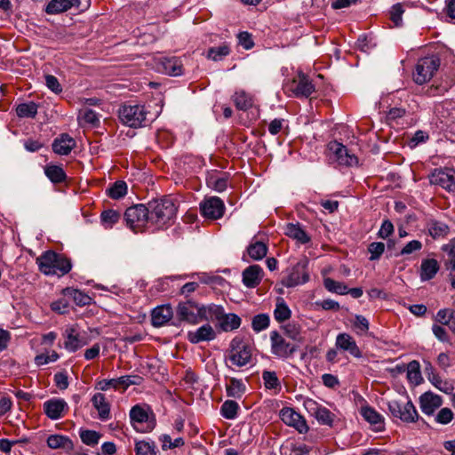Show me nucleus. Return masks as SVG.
<instances>
[{
  "mask_svg": "<svg viewBox=\"0 0 455 455\" xmlns=\"http://www.w3.org/2000/svg\"><path fill=\"white\" fill-rule=\"evenodd\" d=\"M238 42L244 49L249 50L253 47L254 43L251 35L248 32H241L238 35Z\"/></svg>",
  "mask_w": 455,
  "mask_h": 455,
  "instance_id": "62",
  "label": "nucleus"
},
{
  "mask_svg": "<svg viewBox=\"0 0 455 455\" xmlns=\"http://www.w3.org/2000/svg\"><path fill=\"white\" fill-rule=\"evenodd\" d=\"M120 219V214L114 210H107L101 213V220L105 224L112 226L116 223Z\"/></svg>",
  "mask_w": 455,
  "mask_h": 455,
  "instance_id": "56",
  "label": "nucleus"
},
{
  "mask_svg": "<svg viewBox=\"0 0 455 455\" xmlns=\"http://www.w3.org/2000/svg\"><path fill=\"white\" fill-rule=\"evenodd\" d=\"M216 337L215 331L210 324H204L196 331L188 332V340L192 344H197L203 341H210Z\"/></svg>",
  "mask_w": 455,
  "mask_h": 455,
  "instance_id": "19",
  "label": "nucleus"
},
{
  "mask_svg": "<svg viewBox=\"0 0 455 455\" xmlns=\"http://www.w3.org/2000/svg\"><path fill=\"white\" fill-rule=\"evenodd\" d=\"M45 84L46 86L56 94L62 92V86L59 83L58 79L52 75L45 76Z\"/></svg>",
  "mask_w": 455,
  "mask_h": 455,
  "instance_id": "58",
  "label": "nucleus"
},
{
  "mask_svg": "<svg viewBox=\"0 0 455 455\" xmlns=\"http://www.w3.org/2000/svg\"><path fill=\"white\" fill-rule=\"evenodd\" d=\"M101 435L94 430H81L80 438L82 442L89 446H94L99 443Z\"/></svg>",
  "mask_w": 455,
  "mask_h": 455,
  "instance_id": "45",
  "label": "nucleus"
},
{
  "mask_svg": "<svg viewBox=\"0 0 455 455\" xmlns=\"http://www.w3.org/2000/svg\"><path fill=\"white\" fill-rule=\"evenodd\" d=\"M200 211L202 215L210 220L220 219L225 212L223 201L217 196L205 198L200 204Z\"/></svg>",
  "mask_w": 455,
  "mask_h": 455,
  "instance_id": "11",
  "label": "nucleus"
},
{
  "mask_svg": "<svg viewBox=\"0 0 455 455\" xmlns=\"http://www.w3.org/2000/svg\"><path fill=\"white\" fill-rule=\"evenodd\" d=\"M233 101L239 110H247L253 105L252 98L244 91L236 92L233 96Z\"/></svg>",
  "mask_w": 455,
  "mask_h": 455,
  "instance_id": "35",
  "label": "nucleus"
},
{
  "mask_svg": "<svg viewBox=\"0 0 455 455\" xmlns=\"http://www.w3.org/2000/svg\"><path fill=\"white\" fill-rule=\"evenodd\" d=\"M420 409L427 415H433L442 403V397L432 392H426L419 397Z\"/></svg>",
  "mask_w": 455,
  "mask_h": 455,
  "instance_id": "17",
  "label": "nucleus"
},
{
  "mask_svg": "<svg viewBox=\"0 0 455 455\" xmlns=\"http://www.w3.org/2000/svg\"><path fill=\"white\" fill-rule=\"evenodd\" d=\"M150 224L157 228L169 225L176 217L178 206L176 201L169 196L148 202Z\"/></svg>",
  "mask_w": 455,
  "mask_h": 455,
  "instance_id": "1",
  "label": "nucleus"
},
{
  "mask_svg": "<svg viewBox=\"0 0 455 455\" xmlns=\"http://www.w3.org/2000/svg\"><path fill=\"white\" fill-rule=\"evenodd\" d=\"M453 419V412L449 408H443L439 411L435 417V421L437 423L445 425L450 423Z\"/></svg>",
  "mask_w": 455,
  "mask_h": 455,
  "instance_id": "57",
  "label": "nucleus"
},
{
  "mask_svg": "<svg viewBox=\"0 0 455 455\" xmlns=\"http://www.w3.org/2000/svg\"><path fill=\"white\" fill-rule=\"evenodd\" d=\"M76 141L67 133L56 138L52 143V150L58 155H68L75 148Z\"/></svg>",
  "mask_w": 455,
  "mask_h": 455,
  "instance_id": "23",
  "label": "nucleus"
},
{
  "mask_svg": "<svg viewBox=\"0 0 455 455\" xmlns=\"http://www.w3.org/2000/svg\"><path fill=\"white\" fill-rule=\"evenodd\" d=\"M164 72L170 76H180L182 74L183 66L179 58H166L162 61Z\"/></svg>",
  "mask_w": 455,
  "mask_h": 455,
  "instance_id": "30",
  "label": "nucleus"
},
{
  "mask_svg": "<svg viewBox=\"0 0 455 455\" xmlns=\"http://www.w3.org/2000/svg\"><path fill=\"white\" fill-rule=\"evenodd\" d=\"M361 415L371 425L375 426L377 430H381L384 425L383 417L373 408L365 406L361 409Z\"/></svg>",
  "mask_w": 455,
  "mask_h": 455,
  "instance_id": "28",
  "label": "nucleus"
},
{
  "mask_svg": "<svg viewBox=\"0 0 455 455\" xmlns=\"http://www.w3.org/2000/svg\"><path fill=\"white\" fill-rule=\"evenodd\" d=\"M44 173L52 183L56 184L65 181L67 178L64 170L59 165H47L44 168Z\"/></svg>",
  "mask_w": 455,
  "mask_h": 455,
  "instance_id": "34",
  "label": "nucleus"
},
{
  "mask_svg": "<svg viewBox=\"0 0 455 455\" xmlns=\"http://www.w3.org/2000/svg\"><path fill=\"white\" fill-rule=\"evenodd\" d=\"M130 418L132 421L143 423L148 419V411L140 405L133 406L130 411Z\"/></svg>",
  "mask_w": 455,
  "mask_h": 455,
  "instance_id": "48",
  "label": "nucleus"
},
{
  "mask_svg": "<svg viewBox=\"0 0 455 455\" xmlns=\"http://www.w3.org/2000/svg\"><path fill=\"white\" fill-rule=\"evenodd\" d=\"M270 340L272 354L278 357L288 358L297 350L295 345L286 341V339L275 331L270 333Z\"/></svg>",
  "mask_w": 455,
  "mask_h": 455,
  "instance_id": "10",
  "label": "nucleus"
},
{
  "mask_svg": "<svg viewBox=\"0 0 455 455\" xmlns=\"http://www.w3.org/2000/svg\"><path fill=\"white\" fill-rule=\"evenodd\" d=\"M127 193V185L124 181H116L108 189V195L112 199H119Z\"/></svg>",
  "mask_w": 455,
  "mask_h": 455,
  "instance_id": "42",
  "label": "nucleus"
},
{
  "mask_svg": "<svg viewBox=\"0 0 455 455\" xmlns=\"http://www.w3.org/2000/svg\"><path fill=\"white\" fill-rule=\"evenodd\" d=\"M230 53L229 46L226 44L208 50L207 58L213 61L222 60Z\"/></svg>",
  "mask_w": 455,
  "mask_h": 455,
  "instance_id": "40",
  "label": "nucleus"
},
{
  "mask_svg": "<svg viewBox=\"0 0 455 455\" xmlns=\"http://www.w3.org/2000/svg\"><path fill=\"white\" fill-rule=\"evenodd\" d=\"M141 377L138 375H126L117 378L118 388L122 387L125 390L132 385H140L141 383Z\"/></svg>",
  "mask_w": 455,
  "mask_h": 455,
  "instance_id": "52",
  "label": "nucleus"
},
{
  "mask_svg": "<svg viewBox=\"0 0 455 455\" xmlns=\"http://www.w3.org/2000/svg\"><path fill=\"white\" fill-rule=\"evenodd\" d=\"M337 347L347 351L356 358L362 357V353L355 339L347 333H340L336 338Z\"/></svg>",
  "mask_w": 455,
  "mask_h": 455,
  "instance_id": "20",
  "label": "nucleus"
},
{
  "mask_svg": "<svg viewBox=\"0 0 455 455\" xmlns=\"http://www.w3.org/2000/svg\"><path fill=\"white\" fill-rule=\"evenodd\" d=\"M44 412L51 419H58L68 411V403L63 399H51L44 403Z\"/></svg>",
  "mask_w": 455,
  "mask_h": 455,
  "instance_id": "18",
  "label": "nucleus"
},
{
  "mask_svg": "<svg viewBox=\"0 0 455 455\" xmlns=\"http://www.w3.org/2000/svg\"><path fill=\"white\" fill-rule=\"evenodd\" d=\"M430 183L440 186L447 191H455V170L452 168H439L429 176Z\"/></svg>",
  "mask_w": 455,
  "mask_h": 455,
  "instance_id": "9",
  "label": "nucleus"
},
{
  "mask_svg": "<svg viewBox=\"0 0 455 455\" xmlns=\"http://www.w3.org/2000/svg\"><path fill=\"white\" fill-rule=\"evenodd\" d=\"M38 106L33 102L21 103L16 108V114L20 118H34L37 114Z\"/></svg>",
  "mask_w": 455,
  "mask_h": 455,
  "instance_id": "36",
  "label": "nucleus"
},
{
  "mask_svg": "<svg viewBox=\"0 0 455 455\" xmlns=\"http://www.w3.org/2000/svg\"><path fill=\"white\" fill-rule=\"evenodd\" d=\"M262 379L265 387L267 389H275L281 387L280 381L275 371H264L262 372Z\"/></svg>",
  "mask_w": 455,
  "mask_h": 455,
  "instance_id": "47",
  "label": "nucleus"
},
{
  "mask_svg": "<svg viewBox=\"0 0 455 455\" xmlns=\"http://www.w3.org/2000/svg\"><path fill=\"white\" fill-rule=\"evenodd\" d=\"M427 228L428 234L434 239L446 236L450 230L448 225L438 220H429L427 224Z\"/></svg>",
  "mask_w": 455,
  "mask_h": 455,
  "instance_id": "31",
  "label": "nucleus"
},
{
  "mask_svg": "<svg viewBox=\"0 0 455 455\" xmlns=\"http://www.w3.org/2000/svg\"><path fill=\"white\" fill-rule=\"evenodd\" d=\"M79 4V0H51L46 6L45 12L49 14L60 13Z\"/></svg>",
  "mask_w": 455,
  "mask_h": 455,
  "instance_id": "27",
  "label": "nucleus"
},
{
  "mask_svg": "<svg viewBox=\"0 0 455 455\" xmlns=\"http://www.w3.org/2000/svg\"><path fill=\"white\" fill-rule=\"evenodd\" d=\"M385 250V244L381 242H373L369 244L368 251L371 253L370 260L379 259Z\"/></svg>",
  "mask_w": 455,
  "mask_h": 455,
  "instance_id": "53",
  "label": "nucleus"
},
{
  "mask_svg": "<svg viewBox=\"0 0 455 455\" xmlns=\"http://www.w3.org/2000/svg\"><path fill=\"white\" fill-rule=\"evenodd\" d=\"M46 443L48 447L53 450L61 449L66 451H69L74 449L72 440L68 436L63 435H51L48 436Z\"/></svg>",
  "mask_w": 455,
  "mask_h": 455,
  "instance_id": "25",
  "label": "nucleus"
},
{
  "mask_svg": "<svg viewBox=\"0 0 455 455\" xmlns=\"http://www.w3.org/2000/svg\"><path fill=\"white\" fill-rule=\"evenodd\" d=\"M454 312L449 309H441L437 312L435 319L437 322L444 325H449L453 316Z\"/></svg>",
  "mask_w": 455,
  "mask_h": 455,
  "instance_id": "59",
  "label": "nucleus"
},
{
  "mask_svg": "<svg viewBox=\"0 0 455 455\" xmlns=\"http://www.w3.org/2000/svg\"><path fill=\"white\" fill-rule=\"evenodd\" d=\"M307 259H302L295 264L291 267L288 276L283 280V284L286 287H294L307 282L309 279L307 270Z\"/></svg>",
  "mask_w": 455,
  "mask_h": 455,
  "instance_id": "12",
  "label": "nucleus"
},
{
  "mask_svg": "<svg viewBox=\"0 0 455 455\" xmlns=\"http://www.w3.org/2000/svg\"><path fill=\"white\" fill-rule=\"evenodd\" d=\"M428 379L431 383L441 391L445 393L450 391V386L446 382H443L439 376L433 374L432 376H429Z\"/></svg>",
  "mask_w": 455,
  "mask_h": 455,
  "instance_id": "63",
  "label": "nucleus"
},
{
  "mask_svg": "<svg viewBox=\"0 0 455 455\" xmlns=\"http://www.w3.org/2000/svg\"><path fill=\"white\" fill-rule=\"evenodd\" d=\"M328 155L331 160L337 162L339 165L353 166L357 164V157L350 154L348 149L338 141H331L327 145Z\"/></svg>",
  "mask_w": 455,
  "mask_h": 455,
  "instance_id": "7",
  "label": "nucleus"
},
{
  "mask_svg": "<svg viewBox=\"0 0 455 455\" xmlns=\"http://www.w3.org/2000/svg\"><path fill=\"white\" fill-rule=\"evenodd\" d=\"M287 90L291 91L297 97H309L315 91V86L309 78L304 74H299L286 85Z\"/></svg>",
  "mask_w": 455,
  "mask_h": 455,
  "instance_id": "13",
  "label": "nucleus"
},
{
  "mask_svg": "<svg viewBox=\"0 0 455 455\" xmlns=\"http://www.w3.org/2000/svg\"><path fill=\"white\" fill-rule=\"evenodd\" d=\"M262 279V268L258 265H252L243 272V283L246 287L258 286Z\"/></svg>",
  "mask_w": 455,
  "mask_h": 455,
  "instance_id": "22",
  "label": "nucleus"
},
{
  "mask_svg": "<svg viewBox=\"0 0 455 455\" xmlns=\"http://www.w3.org/2000/svg\"><path fill=\"white\" fill-rule=\"evenodd\" d=\"M440 67L437 56H427L418 60L413 73V80L418 84H424L431 80Z\"/></svg>",
  "mask_w": 455,
  "mask_h": 455,
  "instance_id": "4",
  "label": "nucleus"
},
{
  "mask_svg": "<svg viewBox=\"0 0 455 455\" xmlns=\"http://www.w3.org/2000/svg\"><path fill=\"white\" fill-rule=\"evenodd\" d=\"M284 331H285V334L294 339V340H299V337H300V326L299 324L296 323H290L288 324H286L283 328Z\"/></svg>",
  "mask_w": 455,
  "mask_h": 455,
  "instance_id": "55",
  "label": "nucleus"
},
{
  "mask_svg": "<svg viewBox=\"0 0 455 455\" xmlns=\"http://www.w3.org/2000/svg\"><path fill=\"white\" fill-rule=\"evenodd\" d=\"M124 220L133 232H144L150 223L148 205L136 204L129 207L124 212Z\"/></svg>",
  "mask_w": 455,
  "mask_h": 455,
  "instance_id": "3",
  "label": "nucleus"
},
{
  "mask_svg": "<svg viewBox=\"0 0 455 455\" xmlns=\"http://www.w3.org/2000/svg\"><path fill=\"white\" fill-rule=\"evenodd\" d=\"M445 252L444 265L447 269L455 270V239L451 240L447 244L443 246Z\"/></svg>",
  "mask_w": 455,
  "mask_h": 455,
  "instance_id": "37",
  "label": "nucleus"
},
{
  "mask_svg": "<svg viewBox=\"0 0 455 455\" xmlns=\"http://www.w3.org/2000/svg\"><path fill=\"white\" fill-rule=\"evenodd\" d=\"M220 327L224 331H230L238 329L241 325V318L235 314H225L222 312V316L218 320Z\"/></svg>",
  "mask_w": 455,
  "mask_h": 455,
  "instance_id": "29",
  "label": "nucleus"
},
{
  "mask_svg": "<svg viewBox=\"0 0 455 455\" xmlns=\"http://www.w3.org/2000/svg\"><path fill=\"white\" fill-rule=\"evenodd\" d=\"M247 252L252 259L259 260L267 255V246L262 242H255L248 246Z\"/></svg>",
  "mask_w": 455,
  "mask_h": 455,
  "instance_id": "38",
  "label": "nucleus"
},
{
  "mask_svg": "<svg viewBox=\"0 0 455 455\" xmlns=\"http://www.w3.org/2000/svg\"><path fill=\"white\" fill-rule=\"evenodd\" d=\"M280 418L284 424L294 427L300 434H304L308 431V426L306 419L292 408H283L280 411Z\"/></svg>",
  "mask_w": 455,
  "mask_h": 455,
  "instance_id": "14",
  "label": "nucleus"
},
{
  "mask_svg": "<svg viewBox=\"0 0 455 455\" xmlns=\"http://www.w3.org/2000/svg\"><path fill=\"white\" fill-rule=\"evenodd\" d=\"M177 316L180 321L187 322L191 324L198 323V303L188 299L185 302L179 303L177 307Z\"/></svg>",
  "mask_w": 455,
  "mask_h": 455,
  "instance_id": "15",
  "label": "nucleus"
},
{
  "mask_svg": "<svg viewBox=\"0 0 455 455\" xmlns=\"http://www.w3.org/2000/svg\"><path fill=\"white\" fill-rule=\"evenodd\" d=\"M135 452L136 455H156L155 445L146 441L136 442Z\"/></svg>",
  "mask_w": 455,
  "mask_h": 455,
  "instance_id": "49",
  "label": "nucleus"
},
{
  "mask_svg": "<svg viewBox=\"0 0 455 455\" xmlns=\"http://www.w3.org/2000/svg\"><path fill=\"white\" fill-rule=\"evenodd\" d=\"M407 378L412 384H419L422 378L419 362L411 361V363H409L407 366Z\"/></svg>",
  "mask_w": 455,
  "mask_h": 455,
  "instance_id": "43",
  "label": "nucleus"
},
{
  "mask_svg": "<svg viewBox=\"0 0 455 455\" xmlns=\"http://www.w3.org/2000/svg\"><path fill=\"white\" fill-rule=\"evenodd\" d=\"M245 391V386L237 379L232 378L227 386V395L229 397L240 398Z\"/></svg>",
  "mask_w": 455,
  "mask_h": 455,
  "instance_id": "39",
  "label": "nucleus"
},
{
  "mask_svg": "<svg viewBox=\"0 0 455 455\" xmlns=\"http://www.w3.org/2000/svg\"><path fill=\"white\" fill-rule=\"evenodd\" d=\"M354 326L362 332H367L369 330L368 320L360 315H355Z\"/></svg>",
  "mask_w": 455,
  "mask_h": 455,
  "instance_id": "64",
  "label": "nucleus"
},
{
  "mask_svg": "<svg viewBox=\"0 0 455 455\" xmlns=\"http://www.w3.org/2000/svg\"><path fill=\"white\" fill-rule=\"evenodd\" d=\"M239 409L238 403L233 400L224 402L221 406V414L228 419H233L236 417Z\"/></svg>",
  "mask_w": 455,
  "mask_h": 455,
  "instance_id": "44",
  "label": "nucleus"
},
{
  "mask_svg": "<svg viewBox=\"0 0 455 455\" xmlns=\"http://www.w3.org/2000/svg\"><path fill=\"white\" fill-rule=\"evenodd\" d=\"M83 119L85 123L97 126L100 123L98 114L92 109H85L83 114Z\"/></svg>",
  "mask_w": 455,
  "mask_h": 455,
  "instance_id": "61",
  "label": "nucleus"
},
{
  "mask_svg": "<svg viewBox=\"0 0 455 455\" xmlns=\"http://www.w3.org/2000/svg\"><path fill=\"white\" fill-rule=\"evenodd\" d=\"M39 269L45 275H64L71 269V262L65 256L52 251H45L36 259Z\"/></svg>",
  "mask_w": 455,
  "mask_h": 455,
  "instance_id": "2",
  "label": "nucleus"
},
{
  "mask_svg": "<svg viewBox=\"0 0 455 455\" xmlns=\"http://www.w3.org/2000/svg\"><path fill=\"white\" fill-rule=\"evenodd\" d=\"M403 4L401 3L395 4L391 7L389 12L390 20L395 26L399 27L402 25V15L404 12Z\"/></svg>",
  "mask_w": 455,
  "mask_h": 455,
  "instance_id": "50",
  "label": "nucleus"
},
{
  "mask_svg": "<svg viewBox=\"0 0 455 455\" xmlns=\"http://www.w3.org/2000/svg\"><path fill=\"white\" fill-rule=\"evenodd\" d=\"M251 325L255 331H261L268 327L269 316L266 314L257 315L253 317Z\"/></svg>",
  "mask_w": 455,
  "mask_h": 455,
  "instance_id": "51",
  "label": "nucleus"
},
{
  "mask_svg": "<svg viewBox=\"0 0 455 455\" xmlns=\"http://www.w3.org/2000/svg\"><path fill=\"white\" fill-rule=\"evenodd\" d=\"M324 287L331 292H335L340 295L347 293V286L340 282H337L331 278H325L323 281Z\"/></svg>",
  "mask_w": 455,
  "mask_h": 455,
  "instance_id": "46",
  "label": "nucleus"
},
{
  "mask_svg": "<svg viewBox=\"0 0 455 455\" xmlns=\"http://www.w3.org/2000/svg\"><path fill=\"white\" fill-rule=\"evenodd\" d=\"M67 339L65 340V347L70 352H75L78 348L85 345V342L79 338L74 328L66 330Z\"/></svg>",
  "mask_w": 455,
  "mask_h": 455,
  "instance_id": "32",
  "label": "nucleus"
},
{
  "mask_svg": "<svg viewBox=\"0 0 455 455\" xmlns=\"http://www.w3.org/2000/svg\"><path fill=\"white\" fill-rule=\"evenodd\" d=\"M94 408L98 411L99 418L106 420L110 416V404L101 393L95 394L92 398Z\"/></svg>",
  "mask_w": 455,
  "mask_h": 455,
  "instance_id": "26",
  "label": "nucleus"
},
{
  "mask_svg": "<svg viewBox=\"0 0 455 455\" xmlns=\"http://www.w3.org/2000/svg\"><path fill=\"white\" fill-rule=\"evenodd\" d=\"M305 406L307 411L316 419V420L323 425L331 426L334 414L331 413L327 408L319 405L313 400L305 402Z\"/></svg>",
  "mask_w": 455,
  "mask_h": 455,
  "instance_id": "16",
  "label": "nucleus"
},
{
  "mask_svg": "<svg viewBox=\"0 0 455 455\" xmlns=\"http://www.w3.org/2000/svg\"><path fill=\"white\" fill-rule=\"evenodd\" d=\"M422 248L421 242L418 240H412L409 242L400 251V255L411 254L414 251H419Z\"/></svg>",
  "mask_w": 455,
  "mask_h": 455,
  "instance_id": "60",
  "label": "nucleus"
},
{
  "mask_svg": "<svg viewBox=\"0 0 455 455\" xmlns=\"http://www.w3.org/2000/svg\"><path fill=\"white\" fill-rule=\"evenodd\" d=\"M118 116L124 124L137 128L146 121L147 111L144 106L124 105L118 110Z\"/></svg>",
  "mask_w": 455,
  "mask_h": 455,
  "instance_id": "5",
  "label": "nucleus"
},
{
  "mask_svg": "<svg viewBox=\"0 0 455 455\" xmlns=\"http://www.w3.org/2000/svg\"><path fill=\"white\" fill-rule=\"evenodd\" d=\"M228 358L231 363L243 367L250 363L251 358V347L239 338H235L230 343Z\"/></svg>",
  "mask_w": 455,
  "mask_h": 455,
  "instance_id": "6",
  "label": "nucleus"
},
{
  "mask_svg": "<svg viewBox=\"0 0 455 455\" xmlns=\"http://www.w3.org/2000/svg\"><path fill=\"white\" fill-rule=\"evenodd\" d=\"M421 279L422 280H430L432 279L439 270V264L436 259H425L421 263Z\"/></svg>",
  "mask_w": 455,
  "mask_h": 455,
  "instance_id": "33",
  "label": "nucleus"
},
{
  "mask_svg": "<svg viewBox=\"0 0 455 455\" xmlns=\"http://www.w3.org/2000/svg\"><path fill=\"white\" fill-rule=\"evenodd\" d=\"M68 294H70L76 302V304L79 306H85L90 304L92 299L90 296L84 294L81 291L78 290H71L68 291Z\"/></svg>",
  "mask_w": 455,
  "mask_h": 455,
  "instance_id": "54",
  "label": "nucleus"
},
{
  "mask_svg": "<svg viewBox=\"0 0 455 455\" xmlns=\"http://www.w3.org/2000/svg\"><path fill=\"white\" fill-rule=\"evenodd\" d=\"M387 406L394 417L399 418L404 422H415L419 418L418 411L411 401L400 403L396 400H392L388 402Z\"/></svg>",
  "mask_w": 455,
  "mask_h": 455,
  "instance_id": "8",
  "label": "nucleus"
},
{
  "mask_svg": "<svg viewBox=\"0 0 455 455\" xmlns=\"http://www.w3.org/2000/svg\"><path fill=\"white\" fill-rule=\"evenodd\" d=\"M284 234L301 244L310 242V235L302 228L299 223H288L284 228Z\"/></svg>",
  "mask_w": 455,
  "mask_h": 455,
  "instance_id": "24",
  "label": "nucleus"
},
{
  "mask_svg": "<svg viewBox=\"0 0 455 455\" xmlns=\"http://www.w3.org/2000/svg\"><path fill=\"white\" fill-rule=\"evenodd\" d=\"M274 316L279 323L284 322L291 317V310L283 299H278L274 311Z\"/></svg>",
  "mask_w": 455,
  "mask_h": 455,
  "instance_id": "41",
  "label": "nucleus"
},
{
  "mask_svg": "<svg viewBox=\"0 0 455 455\" xmlns=\"http://www.w3.org/2000/svg\"><path fill=\"white\" fill-rule=\"evenodd\" d=\"M173 315V311L171 306L163 305L156 307L151 313V323L155 327L163 326L169 322Z\"/></svg>",
  "mask_w": 455,
  "mask_h": 455,
  "instance_id": "21",
  "label": "nucleus"
}]
</instances>
